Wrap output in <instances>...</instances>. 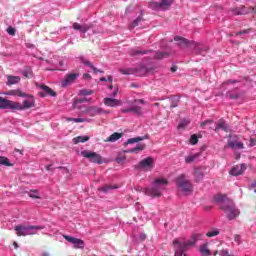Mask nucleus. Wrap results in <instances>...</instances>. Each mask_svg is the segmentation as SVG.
<instances>
[{"mask_svg":"<svg viewBox=\"0 0 256 256\" xmlns=\"http://www.w3.org/2000/svg\"><path fill=\"white\" fill-rule=\"evenodd\" d=\"M214 201L220 204L221 211H224L229 221H233V219H237V217H239V214H240L239 209L235 207V202H233V200L228 198L227 195L218 194L214 196Z\"/></svg>","mask_w":256,"mask_h":256,"instance_id":"nucleus-1","label":"nucleus"},{"mask_svg":"<svg viewBox=\"0 0 256 256\" xmlns=\"http://www.w3.org/2000/svg\"><path fill=\"white\" fill-rule=\"evenodd\" d=\"M28 99L23 101V105L19 102H14L0 97V109H11V111H23L24 109H31L35 107V98L27 94Z\"/></svg>","mask_w":256,"mask_h":256,"instance_id":"nucleus-2","label":"nucleus"},{"mask_svg":"<svg viewBox=\"0 0 256 256\" xmlns=\"http://www.w3.org/2000/svg\"><path fill=\"white\" fill-rule=\"evenodd\" d=\"M203 239V234H192V237L190 240L186 242H181L178 241L177 239L173 241L174 245V251H175V256H187L185 254L186 251H189L191 247H195V244L197 241H201Z\"/></svg>","mask_w":256,"mask_h":256,"instance_id":"nucleus-3","label":"nucleus"},{"mask_svg":"<svg viewBox=\"0 0 256 256\" xmlns=\"http://www.w3.org/2000/svg\"><path fill=\"white\" fill-rule=\"evenodd\" d=\"M169 185V181L165 178H157L154 180V186L152 188L145 189V195L148 197H161L165 187Z\"/></svg>","mask_w":256,"mask_h":256,"instance_id":"nucleus-4","label":"nucleus"},{"mask_svg":"<svg viewBox=\"0 0 256 256\" xmlns=\"http://www.w3.org/2000/svg\"><path fill=\"white\" fill-rule=\"evenodd\" d=\"M45 229L43 226H33V225H17L14 228L17 237H27L28 235H37V231Z\"/></svg>","mask_w":256,"mask_h":256,"instance_id":"nucleus-5","label":"nucleus"},{"mask_svg":"<svg viewBox=\"0 0 256 256\" xmlns=\"http://www.w3.org/2000/svg\"><path fill=\"white\" fill-rule=\"evenodd\" d=\"M176 185L182 193L185 195H191L193 193V184L191 183V180L187 179V175L180 174L176 178Z\"/></svg>","mask_w":256,"mask_h":256,"instance_id":"nucleus-6","label":"nucleus"},{"mask_svg":"<svg viewBox=\"0 0 256 256\" xmlns=\"http://www.w3.org/2000/svg\"><path fill=\"white\" fill-rule=\"evenodd\" d=\"M81 155L82 157L89 159L90 163H97L98 165H102L103 163V157H101V155L97 154L96 152L83 150Z\"/></svg>","mask_w":256,"mask_h":256,"instance_id":"nucleus-7","label":"nucleus"},{"mask_svg":"<svg viewBox=\"0 0 256 256\" xmlns=\"http://www.w3.org/2000/svg\"><path fill=\"white\" fill-rule=\"evenodd\" d=\"M80 73L78 72H71L68 73L64 76V79L62 80V87H69V85H73V83H75V81H77V79H79L80 77Z\"/></svg>","mask_w":256,"mask_h":256,"instance_id":"nucleus-8","label":"nucleus"},{"mask_svg":"<svg viewBox=\"0 0 256 256\" xmlns=\"http://www.w3.org/2000/svg\"><path fill=\"white\" fill-rule=\"evenodd\" d=\"M63 238L68 241V243H71L74 245V249H84L85 248V242L79 238L71 237L69 235H63Z\"/></svg>","mask_w":256,"mask_h":256,"instance_id":"nucleus-9","label":"nucleus"},{"mask_svg":"<svg viewBox=\"0 0 256 256\" xmlns=\"http://www.w3.org/2000/svg\"><path fill=\"white\" fill-rule=\"evenodd\" d=\"M102 113H105V111L98 106H90L83 111L84 115H89L90 117H97V115H101Z\"/></svg>","mask_w":256,"mask_h":256,"instance_id":"nucleus-10","label":"nucleus"},{"mask_svg":"<svg viewBox=\"0 0 256 256\" xmlns=\"http://www.w3.org/2000/svg\"><path fill=\"white\" fill-rule=\"evenodd\" d=\"M153 163H154L153 158L148 157V158L140 161L139 164L137 165V168L142 169V171H147V170L153 168Z\"/></svg>","mask_w":256,"mask_h":256,"instance_id":"nucleus-11","label":"nucleus"},{"mask_svg":"<svg viewBox=\"0 0 256 256\" xmlns=\"http://www.w3.org/2000/svg\"><path fill=\"white\" fill-rule=\"evenodd\" d=\"M40 89H42V91L39 92L40 97H47V95H50V97H57V93L47 85H41Z\"/></svg>","mask_w":256,"mask_h":256,"instance_id":"nucleus-12","label":"nucleus"},{"mask_svg":"<svg viewBox=\"0 0 256 256\" xmlns=\"http://www.w3.org/2000/svg\"><path fill=\"white\" fill-rule=\"evenodd\" d=\"M247 169V166H245V164H241L240 166H234L232 167V169L230 170V175H233L234 177H237L238 175H243V173H245V170Z\"/></svg>","mask_w":256,"mask_h":256,"instance_id":"nucleus-13","label":"nucleus"},{"mask_svg":"<svg viewBox=\"0 0 256 256\" xmlns=\"http://www.w3.org/2000/svg\"><path fill=\"white\" fill-rule=\"evenodd\" d=\"M92 27H93V25H91V24L81 25L77 22H74L72 25V28L75 31H80L81 33H87L89 31V29H91Z\"/></svg>","mask_w":256,"mask_h":256,"instance_id":"nucleus-14","label":"nucleus"},{"mask_svg":"<svg viewBox=\"0 0 256 256\" xmlns=\"http://www.w3.org/2000/svg\"><path fill=\"white\" fill-rule=\"evenodd\" d=\"M104 105H106L107 107H121V105H123V102L115 98H105Z\"/></svg>","mask_w":256,"mask_h":256,"instance_id":"nucleus-15","label":"nucleus"},{"mask_svg":"<svg viewBox=\"0 0 256 256\" xmlns=\"http://www.w3.org/2000/svg\"><path fill=\"white\" fill-rule=\"evenodd\" d=\"M233 15H248L249 12V7H245L244 5H241L236 8L231 9Z\"/></svg>","mask_w":256,"mask_h":256,"instance_id":"nucleus-16","label":"nucleus"},{"mask_svg":"<svg viewBox=\"0 0 256 256\" xmlns=\"http://www.w3.org/2000/svg\"><path fill=\"white\" fill-rule=\"evenodd\" d=\"M225 131V133H229V126L225 123V120H219L218 124L215 127V131Z\"/></svg>","mask_w":256,"mask_h":256,"instance_id":"nucleus-17","label":"nucleus"},{"mask_svg":"<svg viewBox=\"0 0 256 256\" xmlns=\"http://www.w3.org/2000/svg\"><path fill=\"white\" fill-rule=\"evenodd\" d=\"M229 250L225 249L223 245H218L217 249L214 251L213 256H228Z\"/></svg>","mask_w":256,"mask_h":256,"instance_id":"nucleus-18","label":"nucleus"},{"mask_svg":"<svg viewBox=\"0 0 256 256\" xmlns=\"http://www.w3.org/2000/svg\"><path fill=\"white\" fill-rule=\"evenodd\" d=\"M174 41H177V45L179 47H189V44H190L189 40H187L183 37H180V36H176L174 38Z\"/></svg>","mask_w":256,"mask_h":256,"instance_id":"nucleus-19","label":"nucleus"},{"mask_svg":"<svg viewBox=\"0 0 256 256\" xmlns=\"http://www.w3.org/2000/svg\"><path fill=\"white\" fill-rule=\"evenodd\" d=\"M21 81V77L8 75L6 85H17Z\"/></svg>","mask_w":256,"mask_h":256,"instance_id":"nucleus-20","label":"nucleus"},{"mask_svg":"<svg viewBox=\"0 0 256 256\" xmlns=\"http://www.w3.org/2000/svg\"><path fill=\"white\" fill-rule=\"evenodd\" d=\"M160 3V11H167L170 9L173 0H162Z\"/></svg>","mask_w":256,"mask_h":256,"instance_id":"nucleus-21","label":"nucleus"},{"mask_svg":"<svg viewBox=\"0 0 256 256\" xmlns=\"http://www.w3.org/2000/svg\"><path fill=\"white\" fill-rule=\"evenodd\" d=\"M228 147H230V149H244V144L243 142L229 140Z\"/></svg>","mask_w":256,"mask_h":256,"instance_id":"nucleus-22","label":"nucleus"},{"mask_svg":"<svg viewBox=\"0 0 256 256\" xmlns=\"http://www.w3.org/2000/svg\"><path fill=\"white\" fill-rule=\"evenodd\" d=\"M123 137V133L115 132L111 134L106 141H109L110 143H115V141H119Z\"/></svg>","mask_w":256,"mask_h":256,"instance_id":"nucleus-23","label":"nucleus"},{"mask_svg":"<svg viewBox=\"0 0 256 256\" xmlns=\"http://www.w3.org/2000/svg\"><path fill=\"white\" fill-rule=\"evenodd\" d=\"M89 141V136H77L73 138L74 145H79V143H87Z\"/></svg>","mask_w":256,"mask_h":256,"instance_id":"nucleus-24","label":"nucleus"},{"mask_svg":"<svg viewBox=\"0 0 256 256\" xmlns=\"http://www.w3.org/2000/svg\"><path fill=\"white\" fill-rule=\"evenodd\" d=\"M144 139H147V136H138V137H135V138H130L127 140L126 144L127 145H131L133 143H139L140 141H144Z\"/></svg>","mask_w":256,"mask_h":256,"instance_id":"nucleus-25","label":"nucleus"},{"mask_svg":"<svg viewBox=\"0 0 256 256\" xmlns=\"http://www.w3.org/2000/svg\"><path fill=\"white\" fill-rule=\"evenodd\" d=\"M200 253L203 256H210L211 255V250H209V247L207 244H204L200 247Z\"/></svg>","mask_w":256,"mask_h":256,"instance_id":"nucleus-26","label":"nucleus"},{"mask_svg":"<svg viewBox=\"0 0 256 256\" xmlns=\"http://www.w3.org/2000/svg\"><path fill=\"white\" fill-rule=\"evenodd\" d=\"M111 189H117V186H113L111 184H106L98 189V191H102V193H108Z\"/></svg>","mask_w":256,"mask_h":256,"instance_id":"nucleus-27","label":"nucleus"},{"mask_svg":"<svg viewBox=\"0 0 256 256\" xmlns=\"http://www.w3.org/2000/svg\"><path fill=\"white\" fill-rule=\"evenodd\" d=\"M194 177L196 183H199L205 177V174L201 170H195Z\"/></svg>","mask_w":256,"mask_h":256,"instance_id":"nucleus-28","label":"nucleus"},{"mask_svg":"<svg viewBox=\"0 0 256 256\" xmlns=\"http://www.w3.org/2000/svg\"><path fill=\"white\" fill-rule=\"evenodd\" d=\"M130 111L134 115H143V109L140 106H132L130 107Z\"/></svg>","mask_w":256,"mask_h":256,"instance_id":"nucleus-29","label":"nucleus"},{"mask_svg":"<svg viewBox=\"0 0 256 256\" xmlns=\"http://www.w3.org/2000/svg\"><path fill=\"white\" fill-rule=\"evenodd\" d=\"M0 165L5 167H13V164L9 162V159L5 156H0Z\"/></svg>","mask_w":256,"mask_h":256,"instance_id":"nucleus-30","label":"nucleus"},{"mask_svg":"<svg viewBox=\"0 0 256 256\" xmlns=\"http://www.w3.org/2000/svg\"><path fill=\"white\" fill-rule=\"evenodd\" d=\"M219 235V229L217 228H212L206 233V237H217Z\"/></svg>","mask_w":256,"mask_h":256,"instance_id":"nucleus-31","label":"nucleus"},{"mask_svg":"<svg viewBox=\"0 0 256 256\" xmlns=\"http://www.w3.org/2000/svg\"><path fill=\"white\" fill-rule=\"evenodd\" d=\"M145 149V144H139L136 147L128 151V153H138V151H143Z\"/></svg>","mask_w":256,"mask_h":256,"instance_id":"nucleus-32","label":"nucleus"},{"mask_svg":"<svg viewBox=\"0 0 256 256\" xmlns=\"http://www.w3.org/2000/svg\"><path fill=\"white\" fill-rule=\"evenodd\" d=\"M167 57H169V53H167V52H156L154 59L161 60V59H165Z\"/></svg>","mask_w":256,"mask_h":256,"instance_id":"nucleus-33","label":"nucleus"},{"mask_svg":"<svg viewBox=\"0 0 256 256\" xmlns=\"http://www.w3.org/2000/svg\"><path fill=\"white\" fill-rule=\"evenodd\" d=\"M22 75L23 77H25L26 79H31L32 75H33V72L31 71V68H25L23 71H22Z\"/></svg>","mask_w":256,"mask_h":256,"instance_id":"nucleus-34","label":"nucleus"},{"mask_svg":"<svg viewBox=\"0 0 256 256\" xmlns=\"http://www.w3.org/2000/svg\"><path fill=\"white\" fill-rule=\"evenodd\" d=\"M8 95H17L18 97H27L26 93H23L21 90H11Z\"/></svg>","mask_w":256,"mask_h":256,"instance_id":"nucleus-35","label":"nucleus"},{"mask_svg":"<svg viewBox=\"0 0 256 256\" xmlns=\"http://www.w3.org/2000/svg\"><path fill=\"white\" fill-rule=\"evenodd\" d=\"M149 7L153 9V11H161L160 2H150Z\"/></svg>","mask_w":256,"mask_h":256,"instance_id":"nucleus-36","label":"nucleus"},{"mask_svg":"<svg viewBox=\"0 0 256 256\" xmlns=\"http://www.w3.org/2000/svg\"><path fill=\"white\" fill-rule=\"evenodd\" d=\"M28 195L31 199H41V196H39V190H31Z\"/></svg>","mask_w":256,"mask_h":256,"instance_id":"nucleus-37","label":"nucleus"},{"mask_svg":"<svg viewBox=\"0 0 256 256\" xmlns=\"http://www.w3.org/2000/svg\"><path fill=\"white\" fill-rule=\"evenodd\" d=\"M149 51H140V50H132L130 51V55L134 57V55H147Z\"/></svg>","mask_w":256,"mask_h":256,"instance_id":"nucleus-38","label":"nucleus"},{"mask_svg":"<svg viewBox=\"0 0 256 256\" xmlns=\"http://www.w3.org/2000/svg\"><path fill=\"white\" fill-rule=\"evenodd\" d=\"M141 21H143V18L141 17H138L136 18L132 23H131V28L132 29H135V27H138L139 26V23H141Z\"/></svg>","mask_w":256,"mask_h":256,"instance_id":"nucleus-39","label":"nucleus"},{"mask_svg":"<svg viewBox=\"0 0 256 256\" xmlns=\"http://www.w3.org/2000/svg\"><path fill=\"white\" fill-rule=\"evenodd\" d=\"M93 93H95L93 90H80V95H82L83 97H86L87 95H93Z\"/></svg>","mask_w":256,"mask_h":256,"instance_id":"nucleus-40","label":"nucleus"},{"mask_svg":"<svg viewBox=\"0 0 256 256\" xmlns=\"http://www.w3.org/2000/svg\"><path fill=\"white\" fill-rule=\"evenodd\" d=\"M178 105H179V97L174 96V97L172 98V102H171L170 107L175 108V107H177Z\"/></svg>","mask_w":256,"mask_h":256,"instance_id":"nucleus-41","label":"nucleus"},{"mask_svg":"<svg viewBox=\"0 0 256 256\" xmlns=\"http://www.w3.org/2000/svg\"><path fill=\"white\" fill-rule=\"evenodd\" d=\"M197 158V155H190L185 157V163H193L195 159Z\"/></svg>","mask_w":256,"mask_h":256,"instance_id":"nucleus-42","label":"nucleus"},{"mask_svg":"<svg viewBox=\"0 0 256 256\" xmlns=\"http://www.w3.org/2000/svg\"><path fill=\"white\" fill-rule=\"evenodd\" d=\"M120 73L122 75H133V69L131 68H128V69H121L120 70Z\"/></svg>","mask_w":256,"mask_h":256,"instance_id":"nucleus-43","label":"nucleus"},{"mask_svg":"<svg viewBox=\"0 0 256 256\" xmlns=\"http://www.w3.org/2000/svg\"><path fill=\"white\" fill-rule=\"evenodd\" d=\"M190 143L191 145H197V143H199V138H197V135L193 134L190 137Z\"/></svg>","mask_w":256,"mask_h":256,"instance_id":"nucleus-44","label":"nucleus"},{"mask_svg":"<svg viewBox=\"0 0 256 256\" xmlns=\"http://www.w3.org/2000/svg\"><path fill=\"white\" fill-rule=\"evenodd\" d=\"M73 121L74 123H89V118H74Z\"/></svg>","mask_w":256,"mask_h":256,"instance_id":"nucleus-45","label":"nucleus"},{"mask_svg":"<svg viewBox=\"0 0 256 256\" xmlns=\"http://www.w3.org/2000/svg\"><path fill=\"white\" fill-rule=\"evenodd\" d=\"M189 125V120H183L182 122L179 123L178 129H185Z\"/></svg>","mask_w":256,"mask_h":256,"instance_id":"nucleus-46","label":"nucleus"},{"mask_svg":"<svg viewBox=\"0 0 256 256\" xmlns=\"http://www.w3.org/2000/svg\"><path fill=\"white\" fill-rule=\"evenodd\" d=\"M251 31H253V29H251V28L245 29L243 31L237 32L236 35H247V33H251Z\"/></svg>","mask_w":256,"mask_h":256,"instance_id":"nucleus-47","label":"nucleus"},{"mask_svg":"<svg viewBox=\"0 0 256 256\" xmlns=\"http://www.w3.org/2000/svg\"><path fill=\"white\" fill-rule=\"evenodd\" d=\"M7 33H8V35L15 36L16 30H15V28L10 26L7 28Z\"/></svg>","mask_w":256,"mask_h":256,"instance_id":"nucleus-48","label":"nucleus"},{"mask_svg":"<svg viewBox=\"0 0 256 256\" xmlns=\"http://www.w3.org/2000/svg\"><path fill=\"white\" fill-rule=\"evenodd\" d=\"M255 145H256V139L255 138H251L248 147H255Z\"/></svg>","mask_w":256,"mask_h":256,"instance_id":"nucleus-49","label":"nucleus"},{"mask_svg":"<svg viewBox=\"0 0 256 256\" xmlns=\"http://www.w3.org/2000/svg\"><path fill=\"white\" fill-rule=\"evenodd\" d=\"M211 123H213V120H206V121L201 123V127H205V125H209Z\"/></svg>","mask_w":256,"mask_h":256,"instance_id":"nucleus-50","label":"nucleus"},{"mask_svg":"<svg viewBox=\"0 0 256 256\" xmlns=\"http://www.w3.org/2000/svg\"><path fill=\"white\" fill-rule=\"evenodd\" d=\"M83 63H84V65H87L88 67H91V69H92L93 64L90 61L85 60V61H83Z\"/></svg>","mask_w":256,"mask_h":256,"instance_id":"nucleus-51","label":"nucleus"},{"mask_svg":"<svg viewBox=\"0 0 256 256\" xmlns=\"http://www.w3.org/2000/svg\"><path fill=\"white\" fill-rule=\"evenodd\" d=\"M249 8V13H256V4L254 7H248Z\"/></svg>","mask_w":256,"mask_h":256,"instance_id":"nucleus-52","label":"nucleus"},{"mask_svg":"<svg viewBox=\"0 0 256 256\" xmlns=\"http://www.w3.org/2000/svg\"><path fill=\"white\" fill-rule=\"evenodd\" d=\"M92 71H94L95 74H97V73H103V71H101V70L95 68V66L92 67Z\"/></svg>","mask_w":256,"mask_h":256,"instance_id":"nucleus-53","label":"nucleus"},{"mask_svg":"<svg viewBox=\"0 0 256 256\" xmlns=\"http://www.w3.org/2000/svg\"><path fill=\"white\" fill-rule=\"evenodd\" d=\"M251 189H254V192L256 193V180L252 182Z\"/></svg>","mask_w":256,"mask_h":256,"instance_id":"nucleus-54","label":"nucleus"},{"mask_svg":"<svg viewBox=\"0 0 256 256\" xmlns=\"http://www.w3.org/2000/svg\"><path fill=\"white\" fill-rule=\"evenodd\" d=\"M134 103H141L142 105H145V100L143 99L134 100Z\"/></svg>","mask_w":256,"mask_h":256,"instance_id":"nucleus-55","label":"nucleus"},{"mask_svg":"<svg viewBox=\"0 0 256 256\" xmlns=\"http://www.w3.org/2000/svg\"><path fill=\"white\" fill-rule=\"evenodd\" d=\"M238 98H239V95H237V94L230 95V99H238Z\"/></svg>","mask_w":256,"mask_h":256,"instance_id":"nucleus-56","label":"nucleus"},{"mask_svg":"<svg viewBox=\"0 0 256 256\" xmlns=\"http://www.w3.org/2000/svg\"><path fill=\"white\" fill-rule=\"evenodd\" d=\"M235 241H236V243H240V241H241V236L236 235V236H235Z\"/></svg>","mask_w":256,"mask_h":256,"instance_id":"nucleus-57","label":"nucleus"},{"mask_svg":"<svg viewBox=\"0 0 256 256\" xmlns=\"http://www.w3.org/2000/svg\"><path fill=\"white\" fill-rule=\"evenodd\" d=\"M122 113H131V108L122 109Z\"/></svg>","mask_w":256,"mask_h":256,"instance_id":"nucleus-58","label":"nucleus"},{"mask_svg":"<svg viewBox=\"0 0 256 256\" xmlns=\"http://www.w3.org/2000/svg\"><path fill=\"white\" fill-rule=\"evenodd\" d=\"M140 239H142V241H145V239H147V235L146 234L140 235Z\"/></svg>","mask_w":256,"mask_h":256,"instance_id":"nucleus-59","label":"nucleus"},{"mask_svg":"<svg viewBox=\"0 0 256 256\" xmlns=\"http://www.w3.org/2000/svg\"><path fill=\"white\" fill-rule=\"evenodd\" d=\"M58 169H61L62 171H66L67 173L69 172V170H67V168H65L63 166L58 167Z\"/></svg>","mask_w":256,"mask_h":256,"instance_id":"nucleus-60","label":"nucleus"},{"mask_svg":"<svg viewBox=\"0 0 256 256\" xmlns=\"http://www.w3.org/2000/svg\"><path fill=\"white\" fill-rule=\"evenodd\" d=\"M171 71H172V73H175V71H177V66H172Z\"/></svg>","mask_w":256,"mask_h":256,"instance_id":"nucleus-61","label":"nucleus"},{"mask_svg":"<svg viewBox=\"0 0 256 256\" xmlns=\"http://www.w3.org/2000/svg\"><path fill=\"white\" fill-rule=\"evenodd\" d=\"M51 167H52L51 164H50V165H47V166H46V171H51Z\"/></svg>","mask_w":256,"mask_h":256,"instance_id":"nucleus-62","label":"nucleus"},{"mask_svg":"<svg viewBox=\"0 0 256 256\" xmlns=\"http://www.w3.org/2000/svg\"><path fill=\"white\" fill-rule=\"evenodd\" d=\"M228 84H231V83H237V80H228L227 82Z\"/></svg>","mask_w":256,"mask_h":256,"instance_id":"nucleus-63","label":"nucleus"},{"mask_svg":"<svg viewBox=\"0 0 256 256\" xmlns=\"http://www.w3.org/2000/svg\"><path fill=\"white\" fill-rule=\"evenodd\" d=\"M73 119H75V118L68 117V118H66V121L69 123V122L73 121Z\"/></svg>","mask_w":256,"mask_h":256,"instance_id":"nucleus-64","label":"nucleus"}]
</instances>
